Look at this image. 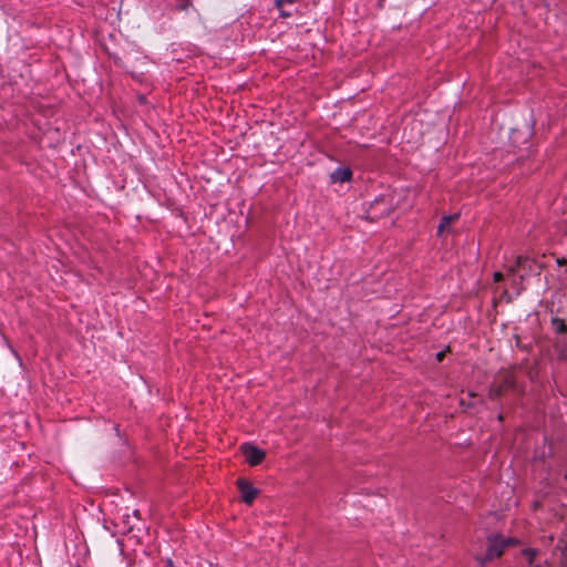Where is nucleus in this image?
<instances>
[{
    "mask_svg": "<svg viewBox=\"0 0 567 567\" xmlns=\"http://www.w3.org/2000/svg\"><path fill=\"white\" fill-rule=\"evenodd\" d=\"M237 487L241 494L244 503H246L247 505H251L257 495L259 494V491L255 488L252 484L245 478L237 480Z\"/></svg>",
    "mask_w": 567,
    "mask_h": 567,
    "instance_id": "obj_4",
    "label": "nucleus"
},
{
    "mask_svg": "<svg viewBox=\"0 0 567 567\" xmlns=\"http://www.w3.org/2000/svg\"><path fill=\"white\" fill-rule=\"evenodd\" d=\"M513 543L512 538H504L499 535L489 536L486 542L484 554H476L475 560L480 566L485 567L494 559L502 556L504 549Z\"/></svg>",
    "mask_w": 567,
    "mask_h": 567,
    "instance_id": "obj_1",
    "label": "nucleus"
},
{
    "mask_svg": "<svg viewBox=\"0 0 567 567\" xmlns=\"http://www.w3.org/2000/svg\"><path fill=\"white\" fill-rule=\"evenodd\" d=\"M557 264H558L559 266H565V265H567V260H566V259H564V258H563V259H557Z\"/></svg>",
    "mask_w": 567,
    "mask_h": 567,
    "instance_id": "obj_14",
    "label": "nucleus"
},
{
    "mask_svg": "<svg viewBox=\"0 0 567 567\" xmlns=\"http://www.w3.org/2000/svg\"><path fill=\"white\" fill-rule=\"evenodd\" d=\"M458 217H460V214L443 216L440 221V225L437 227V234L442 235L446 231H450L451 224L454 223L455 220H457Z\"/></svg>",
    "mask_w": 567,
    "mask_h": 567,
    "instance_id": "obj_7",
    "label": "nucleus"
},
{
    "mask_svg": "<svg viewBox=\"0 0 567 567\" xmlns=\"http://www.w3.org/2000/svg\"><path fill=\"white\" fill-rule=\"evenodd\" d=\"M554 350L559 361L567 362V337L557 339L554 343Z\"/></svg>",
    "mask_w": 567,
    "mask_h": 567,
    "instance_id": "obj_6",
    "label": "nucleus"
},
{
    "mask_svg": "<svg viewBox=\"0 0 567 567\" xmlns=\"http://www.w3.org/2000/svg\"><path fill=\"white\" fill-rule=\"evenodd\" d=\"M523 555L526 557L527 561L529 565H533V560H534V557L536 555V553L532 549H525L523 551Z\"/></svg>",
    "mask_w": 567,
    "mask_h": 567,
    "instance_id": "obj_10",
    "label": "nucleus"
},
{
    "mask_svg": "<svg viewBox=\"0 0 567 567\" xmlns=\"http://www.w3.org/2000/svg\"><path fill=\"white\" fill-rule=\"evenodd\" d=\"M550 326L557 334H564V336L567 334V323H566L565 319L559 318V317H551Z\"/></svg>",
    "mask_w": 567,
    "mask_h": 567,
    "instance_id": "obj_8",
    "label": "nucleus"
},
{
    "mask_svg": "<svg viewBox=\"0 0 567 567\" xmlns=\"http://www.w3.org/2000/svg\"><path fill=\"white\" fill-rule=\"evenodd\" d=\"M296 0H276L275 7L281 9L285 4H292Z\"/></svg>",
    "mask_w": 567,
    "mask_h": 567,
    "instance_id": "obj_11",
    "label": "nucleus"
},
{
    "mask_svg": "<svg viewBox=\"0 0 567 567\" xmlns=\"http://www.w3.org/2000/svg\"><path fill=\"white\" fill-rule=\"evenodd\" d=\"M516 388L515 374L509 370H501L489 385L488 398L493 401L498 400L507 391Z\"/></svg>",
    "mask_w": 567,
    "mask_h": 567,
    "instance_id": "obj_2",
    "label": "nucleus"
},
{
    "mask_svg": "<svg viewBox=\"0 0 567 567\" xmlns=\"http://www.w3.org/2000/svg\"><path fill=\"white\" fill-rule=\"evenodd\" d=\"M240 450H241L243 454L245 455L246 461L251 466H256V465L260 464L266 457V453L262 450H260L257 446L249 444V443L243 444L240 446Z\"/></svg>",
    "mask_w": 567,
    "mask_h": 567,
    "instance_id": "obj_3",
    "label": "nucleus"
},
{
    "mask_svg": "<svg viewBox=\"0 0 567 567\" xmlns=\"http://www.w3.org/2000/svg\"><path fill=\"white\" fill-rule=\"evenodd\" d=\"M529 261V259L527 257H524V256H517L516 257V260H515V265L512 266L509 269H508V275H515L517 272L518 269L520 268H525V265Z\"/></svg>",
    "mask_w": 567,
    "mask_h": 567,
    "instance_id": "obj_9",
    "label": "nucleus"
},
{
    "mask_svg": "<svg viewBox=\"0 0 567 567\" xmlns=\"http://www.w3.org/2000/svg\"><path fill=\"white\" fill-rule=\"evenodd\" d=\"M565 480L567 481V472L565 473Z\"/></svg>",
    "mask_w": 567,
    "mask_h": 567,
    "instance_id": "obj_16",
    "label": "nucleus"
},
{
    "mask_svg": "<svg viewBox=\"0 0 567 567\" xmlns=\"http://www.w3.org/2000/svg\"><path fill=\"white\" fill-rule=\"evenodd\" d=\"M503 279H504V275H503L502 272L496 271V272L494 274V281H495V282H499V281H502Z\"/></svg>",
    "mask_w": 567,
    "mask_h": 567,
    "instance_id": "obj_12",
    "label": "nucleus"
},
{
    "mask_svg": "<svg viewBox=\"0 0 567 567\" xmlns=\"http://www.w3.org/2000/svg\"><path fill=\"white\" fill-rule=\"evenodd\" d=\"M445 357V351H440L436 353V360L441 362Z\"/></svg>",
    "mask_w": 567,
    "mask_h": 567,
    "instance_id": "obj_13",
    "label": "nucleus"
},
{
    "mask_svg": "<svg viewBox=\"0 0 567 567\" xmlns=\"http://www.w3.org/2000/svg\"><path fill=\"white\" fill-rule=\"evenodd\" d=\"M498 420H499V421H502V420H503V415H502V414H499V415H498Z\"/></svg>",
    "mask_w": 567,
    "mask_h": 567,
    "instance_id": "obj_15",
    "label": "nucleus"
},
{
    "mask_svg": "<svg viewBox=\"0 0 567 567\" xmlns=\"http://www.w3.org/2000/svg\"><path fill=\"white\" fill-rule=\"evenodd\" d=\"M352 177V171L349 167H338L330 174L331 183L349 182Z\"/></svg>",
    "mask_w": 567,
    "mask_h": 567,
    "instance_id": "obj_5",
    "label": "nucleus"
}]
</instances>
